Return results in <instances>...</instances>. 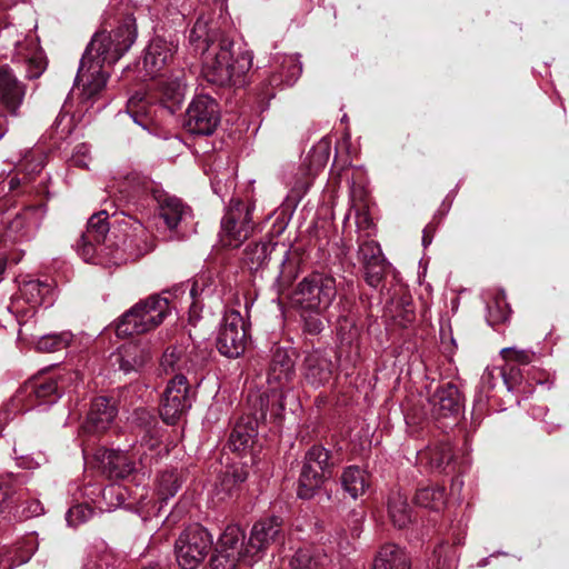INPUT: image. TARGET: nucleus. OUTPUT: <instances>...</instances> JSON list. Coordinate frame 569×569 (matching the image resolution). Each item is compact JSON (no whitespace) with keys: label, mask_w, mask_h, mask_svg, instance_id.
Listing matches in <instances>:
<instances>
[{"label":"nucleus","mask_w":569,"mask_h":569,"mask_svg":"<svg viewBox=\"0 0 569 569\" xmlns=\"http://www.w3.org/2000/svg\"><path fill=\"white\" fill-rule=\"evenodd\" d=\"M431 413L435 418H447L459 413L461 396L453 383H446L439 387L429 398Z\"/></svg>","instance_id":"19"},{"label":"nucleus","mask_w":569,"mask_h":569,"mask_svg":"<svg viewBox=\"0 0 569 569\" xmlns=\"http://www.w3.org/2000/svg\"><path fill=\"white\" fill-rule=\"evenodd\" d=\"M218 548L236 553L243 558L247 563H252V557L247 556V543H244V533L238 525H229L221 533Z\"/></svg>","instance_id":"26"},{"label":"nucleus","mask_w":569,"mask_h":569,"mask_svg":"<svg viewBox=\"0 0 569 569\" xmlns=\"http://www.w3.org/2000/svg\"><path fill=\"white\" fill-rule=\"evenodd\" d=\"M282 539V519L269 517L257 521L247 542V556L256 562L272 543Z\"/></svg>","instance_id":"16"},{"label":"nucleus","mask_w":569,"mask_h":569,"mask_svg":"<svg viewBox=\"0 0 569 569\" xmlns=\"http://www.w3.org/2000/svg\"><path fill=\"white\" fill-rule=\"evenodd\" d=\"M44 513V507L38 499H32L27 501L23 509L22 515L26 518L39 517Z\"/></svg>","instance_id":"52"},{"label":"nucleus","mask_w":569,"mask_h":569,"mask_svg":"<svg viewBox=\"0 0 569 569\" xmlns=\"http://www.w3.org/2000/svg\"><path fill=\"white\" fill-rule=\"evenodd\" d=\"M246 342V323L241 313L237 310L227 311L217 337L219 352L228 358H238L243 353Z\"/></svg>","instance_id":"14"},{"label":"nucleus","mask_w":569,"mask_h":569,"mask_svg":"<svg viewBox=\"0 0 569 569\" xmlns=\"http://www.w3.org/2000/svg\"><path fill=\"white\" fill-rule=\"evenodd\" d=\"M323 329L322 321L318 317H310L305 321V330L311 335L320 333Z\"/></svg>","instance_id":"55"},{"label":"nucleus","mask_w":569,"mask_h":569,"mask_svg":"<svg viewBox=\"0 0 569 569\" xmlns=\"http://www.w3.org/2000/svg\"><path fill=\"white\" fill-rule=\"evenodd\" d=\"M181 487L179 476L174 471L162 472L157 482V491L162 500L172 498Z\"/></svg>","instance_id":"40"},{"label":"nucleus","mask_w":569,"mask_h":569,"mask_svg":"<svg viewBox=\"0 0 569 569\" xmlns=\"http://www.w3.org/2000/svg\"><path fill=\"white\" fill-rule=\"evenodd\" d=\"M363 267L367 283L373 288L378 287L385 272L383 262L372 263Z\"/></svg>","instance_id":"48"},{"label":"nucleus","mask_w":569,"mask_h":569,"mask_svg":"<svg viewBox=\"0 0 569 569\" xmlns=\"http://www.w3.org/2000/svg\"><path fill=\"white\" fill-rule=\"evenodd\" d=\"M196 52L203 56V76L217 86H241L252 67L249 50H233V41L219 30L211 29L203 18L197 19L189 34Z\"/></svg>","instance_id":"1"},{"label":"nucleus","mask_w":569,"mask_h":569,"mask_svg":"<svg viewBox=\"0 0 569 569\" xmlns=\"http://www.w3.org/2000/svg\"><path fill=\"white\" fill-rule=\"evenodd\" d=\"M73 340L71 331H61L41 336L36 342V349L41 352H57L68 348Z\"/></svg>","instance_id":"37"},{"label":"nucleus","mask_w":569,"mask_h":569,"mask_svg":"<svg viewBox=\"0 0 569 569\" xmlns=\"http://www.w3.org/2000/svg\"><path fill=\"white\" fill-rule=\"evenodd\" d=\"M91 502L93 503V507L87 502L72 506L66 513L67 525L71 528H77L90 520L96 510L102 512V507L100 506L99 500L91 498Z\"/></svg>","instance_id":"38"},{"label":"nucleus","mask_w":569,"mask_h":569,"mask_svg":"<svg viewBox=\"0 0 569 569\" xmlns=\"http://www.w3.org/2000/svg\"><path fill=\"white\" fill-rule=\"evenodd\" d=\"M284 67L288 68V74L286 76L284 82L291 86L302 72V66L298 57L289 56L283 61Z\"/></svg>","instance_id":"49"},{"label":"nucleus","mask_w":569,"mask_h":569,"mask_svg":"<svg viewBox=\"0 0 569 569\" xmlns=\"http://www.w3.org/2000/svg\"><path fill=\"white\" fill-rule=\"evenodd\" d=\"M281 248L283 250L280 261V271L277 277V287L279 292L287 290L298 276L297 262L292 259L291 251L284 248V246H281Z\"/></svg>","instance_id":"36"},{"label":"nucleus","mask_w":569,"mask_h":569,"mask_svg":"<svg viewBox=\"0 0 569 569\" xmlns=\"http://www.w3.org/2000/svg\"><path fill=\"white\" fill-rule=\"evenodd\" d=\"M433 556L437 558L436 569H453L456 555L450 546H439Z\"/></svg>","instance_id":"46"},{"label":"nucleus","mask_w":569,"mask_h":569,"mask_svg":"<svg viewBox=\"0 0 569 569\" xmlns=\"http://www.w3.org/2000/svg\"><path fill=\"white\" fill-rule=\"evenodd\" d=\"M144 94L141 92H137L132 97L129 98L127 102V113L133 119L136 123H140L138 121V116L140 111L144 110Z\"/></svg>","instance_id":"50"},{"label":"nucleus","mask_w":569,"mask_h":569,"mask_svg":"<svg viewBox=\"0 0 569 569\" xmlns=\"http://www.w3.org/2000/svg\"><path fill=\"white\" fill-rule=\"evenodd\" d=\"M239 561H243V558L236 553L217 548L216 553L211 558L210 565L212 569H236Z\"/></svg>","instance_id":"43"},{"label":"nucleus","mask_w":569,"mask_h":569,"mask_svg":"<svg viewBox=\"0 0 569 569\" xmlns=\"http://www.w3.org/2000/svg\"><path fill=\"white\" fill-rule=\"evenodd\" d=\"M80 381L79 372L72 369L59 368L50 376L38 377L24 386V392L33 396L34 407L46 410L56 403L64 392L71 391Z\"/></svg>","instance_id":"4"},{"label":"nucleus","mask_w":569,"mask_h":569,"mask_svg":"<svg viewBox=\"0 0 569 569\" xmlns=\"http://www.w3.org/2000/svg\"><path fill=\"white\" fill-rule=\"evenodd\" d=\"M277 249V243L271 241L251 243L246 248L244 263L251 271H258L268 264L270 254Z\"/></svg>","instance_id":"31"},{"label":"nucleus","mask_w":569,"mask_h":569,"mask_svg":"<svg viewBox=\"0 0 569 569\" xmlns=\"http://www.w3.org/2000/svg\"><path fill=\"white\" fill-rule=\"evenodd\" d=\"M46 62L40 54L26 58V77L30 80L39 78L46 70Z\"/></svg>","instance_id":"47"},{"label":"nucleus","mask_w":569,"mask_h":569,"mask_svg":"<svg viewBox=\"0 0 569 569\" xmlns=\"http://www.w3.org/2000/svg\"><path fill=\"white\" fill-rule=\"evenodd\" d=\"M113 356L124 373L139 370L150 359L149 353L136 343L123 345Z\"/></svg>","instance_id":"25"},{"label":"nucleus","mask_w":569,"mask_h":569,"mask_svg":"<svg viewBox=\"0 0 569 569\" xmlns=\"http://www.w3.org/2000/svg\"><path fill=\"white\" fill-rule=\"evenodd\" d=\"M336 296V279L330 274L313 272L299 282L293 300L302 309L321 312L331 306Z\"/></svg>","instance_id":"5"},{"label":"nucleus","mask_w":569,"mask_h":569,"mask_svg":"<svg viewBox=\"0 0 569 569\" xmlns=\"http://www.w3.org/2000/svg\"><path fill=\"white\" fill-rule=\"evenodd\" d=\"M212 547V537L200 525L184 529L176 541V557L182 569H197Z\"/></svg>","instance_id":"9"},{"label":"nucleus","mask_w":569,"mask_h":569,"mask_svg":"<svg viewBox=\"0 0 569 569\" xmlns=\"http://www.w3.org/2000/svg\"><path fill=\"white\" fill-rule=\"evenodd\" d=\"M415 501L420 507L440 511L446 506L445 489L439 486L420 488L416 493Z\"/></svg>","instance_id":"34"},{"label":"nucleus","mask_w":569,"mask_h":569,"mask_svg":"<svg viewBox=\"0 0 569 569\" xmlns=\"http://www.w3.org/2000/svg\"><path fill=\"white\" fill-rule=\"evenodd\" d=\"M432 241V229L428 226L423 229L422 236V244L425 247L429 246Z\"/></svg>","instance_id":"56"},{"label":"nucleus","mask_w":569,"mask_h":569,"mask_svg":"<svg viewBox=\"0 0 569 569\" xmlns=\"http://www.w3.org/2000/svg\"><path fill=\"white\" fill-rule=\"evenodd\" d=\"M220 121L218 104L207 94L197 96L189 104L184 127L196 136H210Z\"/></svg>","instance_id":"11"},{"label":"nucleus","mask_w":569,"mask_h":569,"mask_svg":"<svg viewBox=\"0 0 569 569\" xmlns=\"http://www.w3.org/2000/svg\"><path fill=\"white\" fill-rule=\"evenodd\" d=\"M415 319V315L412 310L406 309L403 320L400 322L402 326L412 322Z\"/></svg>","instance_id":"57"},{"label":"nucleus","mask_w":569,"mask_h":569,"mask_svg":"<svg viewBox=\"0 0 569 569\" xmlns=\"http://www.w3.org/2000/svg\"><path fill=\"white\" fill-rule=\"evenodd\" d=\"M46 214L47 206L44 203L28 207L17 213L0 234V244L31 240L41 227Z\"/></svg>","instance_id":"13"},{"label":"nucleus","mask_w":569,"mask_h":569,"mask_svg":"<svg viewBox=\"0 0 569 569\" xmlns=\"http://www.w3.org/2000/svg\"><path fill=\"white\" fill-rule=\"evenodd\" d=\"M107 62V34L97 32L88 44L76 76V83L83 82L84 94L93 98L107 84L104 64Z\"/></svg>","instance_id":"3"},{"label":"nucleus","mask_w":569,"mask_h":569,"mask_svg":"<svg viewBox=\"0 0 569 569\" xmlns=\"http://www.w3.org/2000/svg\"><path fill=\"white\" fill-rule=\"evenodd\" d=\"M20 181L17 178H11L9 181V188L10 190L16 189L19 186Z\"/></svg>","instance_id":"60"},{"label":"nucleus","mask_w":569,"mask_h":569,"mask_svg":"<svg viewBox=\"0 0 569 569\" xmlns=\"http://www.w3.org/2000/svg\"><path fill=\"white\" fill-rule=\"evenodd\" d=\"M509 316L510 308L503 297H496L493 303L488 306L487 319L491 326L507 321Z\"/></svg>","instance_id":"41"},{"label":"nucleus","mask_w":569,"mask_h":569,"mask_svg":"<svg viewBox=\"0 0 569 569\" xmlns=\"http://www.w3.org/2000/svg\"><path fill=\"white\" fill-rule=\"evenodd\" d=\"M136 20L127 16L122 22L109 33V61L120 59L136 40Z\"/></svg>","instance_id":"21"},{"label":"nucleus","mask_w":569,"mask_h":569,"mask_svg":"<svg viewBox=\"0 0 569 569\" xmlns=\"http://www.w3.org/2000/svg\"><path fill=\"white\" fill-rule=\"evenodd\" d=\"M247 479V472L242 467L231 466L226 469L216 485L217 493L221 496V499L230 497L238 485L242 483Z\"/></svg>","instance_id":"35"},{"label":"nucleus","mask_w":569,"mask_h":569,"mask_svg":"<svg viewBox=\"0 0 569 569\" xmlns=\"http://www.w3.org/2000/svg\"><path fill=\"white\" fill-rule=\"evenodd\" d=\"M257 437L254 421L248 419L247 421L240 420L236 423L228 445L232 451L244 452L252 447Z\"/></svg>","instance_id":"29"},{"label":"nucleus","mask_w":569,"mask_h":569,"mask_svg":"<svg viewBox=\"0 0 569 569\" xmlns=\"http://www.w3.org/2000/svg\"><path fill=\"white\" fill-rule=\"evenodd\" d=\"M176 46L162 38H154L151 40L146 49L143 58V68L146 72L156 77L158 72L168 64L176 52Z\"/></svg>","instance_id":"20"},{"label":"nucleus","mask_w":569,"mask_h":569,"mask_svg":"<svg viewBox=\"0 0 569 569\" xmlns=\"http://www.w3.org/2000/svg\"><path fill=\"white\" fill-rule=\"evenodd\" d=\"M502 377H503L505 383L508 386V389L510 390V389H511V386H510V383H509V380H508V378H507V376H506V372H505V371H502Z\"/></svg>","instance_id":"62"},{"label":"nucleus","mask_w":569,"mask_h":569,"mask_svg":"<svg viewBox=\"0 0 569 569\" xmlns=\"http://www.w3.org/2000/svg\"><path fill=\"white\" fill-rule=\"evenodd\" d=\"M21 292L29 302L49 308L54 301L56 286L48 279L30 280L23 283Z\"/></svg>","instance_id":"24"},{"label":"nucleus","mask_w":569,"mask_h":569,"mask_svg":"<svg viewBox=\"0 0 569 569\" xmlns=\"http://www.w3.org/2000/svg\"><path fill=\"white\" fill-rule=\"evenodd\" d=\"M137 178L134 176H127L124 181L119 184L118 191L121 194V199H128L131 196V192L136 191V182Z\"/></svg>","instance_id":"54"},{"label":"nucleus","mask_w":569,"mask_h":569,"mask_svg":"<svg viewBox=\"0 0 569 569\" xmlns=\"http://www.w3.org/2000/svg\"><path fill=\"white\" fill-rule=\"evenodd\" d=\"M372 569H411V562L403 548L386 543L378 551Z\"/></svg>","instance_id":"23"},{"label":"nucleus","mask_w":569,"mask_h":569,"mask_svg":"<svg viewBox=\"0 0 569 569\" xmlns=\"http://www.w3.org/2000/svg\"><path fill=\"white\" fill-rule=\"evenodd\" d=\"M388 513L395 527L400 529L407 527L412 519L407 497L401 492L392 493L388 501Z\"/></svg>","instance_id":"32"},{"label":"nucleus","mask_w":569,"mask_h":569,"mask_svg":"<svg viewBox=\"0 0 569 569\" xmlns=\"http://www.w3.org/2000/svg\"><path fill=\"white\" fill-rule=\"evenodd\" d=\"M332 350L315 349L305 356L302 376L308 385L320 388L328 383L337 370V360H333Z\"/></svg>","instance_id":"15"},{"label":"nucleus","mask_w":569,"mask_h":569,"mask_svg":"<svg viewBox=\"0 0 569 569\" xmlns=\"http://www.w3.org/2000/svg\"><path fill=\"white\" fill-rule=\"evenodd\" d=\"M500 355L506 361H515L519 365H529L533 360L535 353L526 349L515 347L503 348Z\"/></svg>","instance_id":"45"},{"label":"nucleus","mask_w":569,"mask_h":569,"mask_svg":"<svg viewBox=\"0 0 569 569\" xmlns=\"http://www.w3.org/2000/svg\"><path fill=\"white\" fill-rule=\"evenodd\" d=\"M82 430L88 435V439L84 441L82 453L87 465H91L102 475L106 472L107 466L104 459L107 456V449L104 446H100L92 453V459L89 460V452L93 450L97 445V439L103 436L107 430V397H98L91 405L90 411L87 416L86 422L82 426Z\"/></svg>","instance_id":"7"},{"label":"nucleus","mask_w":569,"mask_h":569,"mask_svg":"<svg viewBox=\"0 0 569 569\" xmlns=\"http://www.w3.org/2000/svg\"><path fill=\"white\" fill-rule=\"evenodd\" d=\"M341 486L352 499H357L369 488V475L359 467L350 466L341 475Z\"/></svg>","instance_id":"28"},{"label":"nucleus","mask_w":569,"mask_h":569,"mask_svg":"<svg viewBox=\"0 0 569 569\" xmlns=\"http://www.w3.org/2000/svg\"><path fill=\"white\" fill-rule=\"evenodd\" d=\"M188 214V208L178 198L166 197L163 200L159 201V218L170 230L176 229L180 221Z\"/></svg>","instance_id":"30"},{"label":"nucleus","mask_w":569,"mask_h":569,"mask_svg":"<svg viewBox=\"0 0 569 569\" xmlns=\"http://www.w3.org/2000/svg\"><path fill=\"white\" fill-rule=\"evenodd\" d=\"M161 367L166 372H189L192 369L191 360L182 347H169L162 355Z\"/></svg>","instance_id":"33"},{"label":"nucleus","mask_w":569,"mask_h":569,"mask_svg":"<svg viewBox=\"0 0 569 569\" xmlns=\"http://www.w3.org/2000/svg\"><path fill=\"white\" fill-rule=\"evenodd\" d=\"M134 469L132 462L127 461L122 456H112L109 452V479L113 476L117 478H124L130 475Z\"/></svg>","instance_id":"44"},{"label":"nucleus","mask_w":569,"mask_h":569,"mask_svg":"<svg viewBox=\"0 0 569 569\" xmlns=\"http://www.w3.org/2000/svg\"><path fill=\"white\" fill-rule=\"evenodd\" d=\"M143 569H160L158 566H149V567H146Z\"/></svg>","instance_id":"64"},{"label":"nucleus","mask_w":569,"mask_h":569,"mask_svg":"<svg viewBox=\"0 0 569 569\" xmlns=\"http://www.w3.org/2000/svg\"><path fill=\"white\" fill-rule=\"evenodd\" d=\"M328 557L321 548L308 546L298 549L290 560L291 569H322Z\"/></svg>","instance_id":"27"},{"label":"nucleus","mask_w":569,"mask_h":569,"mask_svg":"<svg viewBox=\"0 0 569 569\" xmlns=\"http://www.w3.org/2000/svg\"><path fill=\"white\" fill-rule=\"evenodd\" d=\"M7 119L6 116L0 113V139H2L7 132Z\"/></svg>","instance_id":"58"},{"label":"nucleus","mask_w":569,"mask_h":569,"mask_svg":"<svg viewBox=\"0 0 569 569\" xmlns=\"http://www.w3.org/2000/svg\"><path fill=\"white\" fill-rule=\"evenodd\" d=\"M190 386L184 375L177 373L163 393L160 415L168 425H174L191 408Z\"/></svg>","instance_id":"12"},{"label":"nucleus","mask_w":569,"mask_h":569,"mask_svg":"<svg viewBox=\"0 0 569 569\" xmlns=\"http://www.w3.org/2000/svg\"><path fill=\"white\" fill-rule=\"evenodd\" d=\"M107 210L94 212L88 220L77 251L86 263L102 264L107 250Z\"/></svg>","instance_id":"10"},{"label":"nucleus","mask_w":569,"mask_h":569,"mask_svg":"<svg viewBox=\"0 0 569 569\" xmlns=\"http://www.w3.org/2000/svg\"><path fill=\"white\" fill-rule=\"evenodd\" d=\"M253 208L232 199L221 219L219 242L226 248H239L253 232Z\"/></svg>","instance_id":"6"},{"label":"nucleus","mask_w":569,"mask_h":569,"mask_svg":"<svg viewBox=\"0 0 569 569\" xmlns=\"http://www.w3.org/2000/svg\"><path fill=\"white\" fill-rule=\"evenodd\" d=\"M88 147L86 144H79L76 148L74 153L72 154L70 161L73 166L80 168L88 167Z\"/></svg>","instance_id":"53"},{"label":"nucleus","mask_w":569,"mask_h":569,"mask_svg":"<svg viewBox=\"0 0 569 569\" xmlns=\"http://www.w3.org/2000/svg\"><path fill=\"white\" fill-rule=\"evenodd\" d=\"M295 376V361L282 348L274 350L268 371V383L273 392H280V408L283 409L284 390Z\"/></svg>","instance_id":"17"},{"label":"nucleus","mask_w":569,"mask_h":569,"mask_svg":"<svg viewBox=\"0 0 569 569\" xmlns=\"http://www.w3.org/2000/svg\"><path fill=\"white\" fill-rule=\"evenodd\" d=\"M332 463L329 451L321 446L311 447L303 460L298 480L297 495L301 499H310L331 475Z\"/></svg>","instance_id":"8"},{"label":"nucleus","mask_w":569,"mask_h":569,"mask_svg":"<svg viewBox=\"0 0 569 569\" xmlns=\"http://www.w3.org/2000/svg\"><path fill=\"white\" fill-rule=\"evenodd\" d=\"M24 96V84L18 80L17 76L9 67H1L0 107L4 108L10 114L17 116V111L22 104Z\"/></svg>","instance_id":"18"},{"label":"nucleus","mask_w":569,"mask_h":569,"mask_svg":"<svg viewBox=\"0 0 569 569\" xmlns=\"http://www.w3.org/2000/svg\"><path fill=\"white\" fill-rule=\"evenodd\" d=\"M169 310V301L166 297L150 296L137 302L121 316L116 325V333L118 337L126 338L151 331L162 323Z\"/></svg>","instance_id":"2"},{"label":"nucleus","mask_w":569,"mask_h":569,"mask_svg":"<svg viewBox=\"0 0 569 569\" xmlns=\"http://www.w3.org/2000/svg\"><path fill=\"white\" fill-rule=\"evenodd\" d=\"M54 130L59 139H66L64 132L71 133L73 130L72 119L67 113L60 112L54 121Z\"/></svg>","instance_id":"51"},{"label":"nucleus","mask_w":569,"mask_h":569,"mask_svg":"<svg viewBox=\"0 0 569 569\" xmlns=\"http://www.w3.org/2000/svg\"><path fill=\"white\" fill-rule=\"evenodd\" d=\"M4 270H6V264L3 262H0V281L2 280Z\"/></svg>","instance_id":"61"},{"label":"nucleus","mask_w":569,"mask_h":569,"mask_svg":"<svg viewBox=\"0 0 569 569\" xmlns=\"http://www.w3.org/2000/svg\"><path fill=\"white\" fill-rule=\"evenodd\" d=\"M453 452L449 442H435L418 452L421 463L438 471H446L453 462Z\"/></svg>","instance_id":"22"},{"label":"nucleus","mask_w":569,"mask_h":569,"mask_svg":"<svg viewBox=\"0 0 569 569\" xmlns=\"http://www.w3.org/2000/svg\"><path fill=\"white\" fill-rule=\"evenodd\" d=\"M358 256L363 266L383 262L380 246L373 240L360 244Z\"/></svg>","instance_id":"42"},{"label":"nucleus","mask_w":569,"mask_h":569,"mask_svg":"<svg viewBox=\"0 0 569 569\" xmlns=\"http://www.w3.org/2000/svg\"><path fill=\"white\" fill-rule=\"evenodd\" d=\"M112 495H116L118 500H120V497H121L120 487L112 486ZM121 503H122V501H119L117 503V506H120Z\"/></svg>","instance_id":"59"},{"label":"nucleus","mask_w":569,"mask_h":569,"mask_svg":"<svg viewBox=\"0 0 569 569\" xmlns=\"http://www.w3.org/2000/svg\"><path fill=\"white\" fill-rule=\"evenodd\" d=\"M462 485V481H460L459 479L455 480L453 483H452V487H456V486H459V488L461 487Z\"/></svg>","instance_id":"63"},{"label":"nucleus","mask_w":569,"mask_h":569,"mask_svg":"<svg viewBox=\"0 0 569 569\" xmlns=\"http://www.w3.org/2000/svg\"><path fill=\"white\" fill-rule=\"evenodd\" d=\"M162 94L172 103L179 104L186 94L187 84L184 72L179 71L177 74L161 82Z\"/></svg>","instance_id":"39"}]
</instances>
